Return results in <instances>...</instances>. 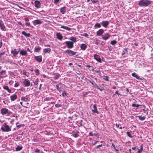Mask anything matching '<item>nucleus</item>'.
<instances>
[{
  "label": "nucleus",
  "instance_id": "obj_1",
  "mask_svg": "<svg viewBox=\"0 0 153 153\" xmlns=\"http://www.w3.org/2000/svg\"><path fill=\"white\" fill-rule=\"evenodd\" d=\"M150 4V1L148 0H141L139 1L138 5L140 6H147Z\"/></svg>",
  "mask_w": 153,
  "mask_h": 153
},
{
  "label": "nucleus",
  "instance_id": "obj_2",
  "mask_svg": "<svg viewBox=\"0 0 153 153\" xmlns=\"http://www.w3.org/2000/svg\"><path fill=\"white\" fill-rule=\"evenodd\" d=\"M1 129L4 132H8L11 131V129L9 126L6 123L3 124V127L1 128Z\"/></svg>",
  "mask_w": 153,
  "mask_h": 153
},
{
  "label": "nucleus",
  "instance_id": "obj_3",
  "mask_svg": "<svg viewBox=\"0 0 153 153\" xmlns=\"http://www.w3.org/2000/svg\"><path fill=\"white\" fill-rule=\"evenodd\" d=\"M1 111V114H10L11 113V112L6 108H2Z\"/></svg>",
  "mask_w": 153,
  "mask_h": 153
},
{
  "label": "nucleus",
  "instance_id": "obj_4",
  "mask_svg": "<svg viewBox=\"0 0 153 153\" xmlns=\"http://www.w3.org/2000/svg\"><path fill=\"white\" fill-rule=\"evenodd\" d=\"M110 36V35L108 33H104L101 36L102 39H103L106 40L108 39Z\"/></svg>",
  "mask_w": 153,
  "mask_h": 153
},
{
  "label": "nucleus",
  "instance_id": "obj_5",
  "mask_svg": "<svg viewBox=\"0 0 153 153\" xmlns=\"http://www.w3.org/2000/svg\"><path fill=\"white\" fill-rule=\"evenodd\" d=\"M65 43L67 46V48H72L74 47L73 42L70 41H66Z\"/></svg>",
  "mask_w": 153,
  "mask_h": 153
},
{
  "label": "nucleus",
  "instance_id": "obj_6",
  "mask_svg": "<svg viewBox=\"0 0 153 153\" xmlns=\"http://www.w3.org/2000/svg\"><path fill=\"white\" fill-rule=\"evenodd\" d=\"M23 84L26 87H28L30 86H32V85H30V81L27 79H25L24 80Z\"/></svg>",
  "mask_w": 153,
  "mask_h": 153
},
{
  "label": "nucleus",
  "instance_id": "obj_7",
  "mask_svg": "<svg viewBox=\"0 0 153 153\" xmlns=\"http://www.w3.org/2000/svg\"><path fill=\"white\" fill-rule=\"evenodd\" d=\"M65 52L70 56H73L76 54V52L70 50H66Z\"/></svg>",
  "mask_w": 153,
  "mask_h": 153
},
{
  "label": "nucleus",
  "instance_id": "obj_8",
  "mask_svg": "<svg viewBox=\"0 0 153 153\" xmlns=\"http://www.w3.org/2000/svg\"><path fill=\"white\" fill-rule=\"evenodd\" d=\"M93 109H92V112L94 113H97V114L99 113L98 111H97V106L96 104H94L93 106Z\"/></svg>",
  "mask_w": 153,
  "mask_h": 153
},
{
  "label": "nucleus",
  "instance_id": "obj_9",
  "mask_svg": "<svg viewBox=\"0 0 153 153\" xmlns=\"http://www.w3.org/2000/svg\"><path fill=\"white\" fill-rule=\"evenodd\" d=\"M94 58L98 62L100 63L101 62V59L98 55L95 54L94 56Z\"/></svg>",
  "mask_w": 153,
  "mask_h": 153
},
{
  "label": "nucleus",
  "instance_id": "obj_10",
  "mask_svg": "<svg viewBox=\"0 0 153 153\" xmlns=\"http://www.w3.org/2000/svg\"><path fill=\"white\" fill-rule=\"evenodd\" d=\"M0 28L2 30H6L5 27L4 26L3 22L2 21H0Z\"/></svg>",
  "mask_w": 153,
  "mask_h": 153
},
{
  "label": "nucleus",
  "instance_id": "obj_11",
  "mask_svg": "<svg viewBox=\"0 0 153 153\" xmlns=\"http://www.w3.org/2000/svg\"><path fill=\"white\" fill-rule=\"evenodd\" d=\"M108 24L109 22L107 21H103L101 22L102 25L105 27H106Z\"/></svg>",
  "mask_w": 153,
  "mask_h": 153
},
{
  "label": "nucleus",
  "instance_id": "obj_12",
  "mask_svg": "<svg viewBox=\"0 0 153 153\" xmlns=\"http://www.w3.org/2000/svg\"><path fill=\"white\" fill-rule=\"evenodd\" d=\"M33 25L36 26L37 25H39L42 24V22L39 19L33 21Z\"/></svg>",
  "mask_w": 153,
  "mask_h": 153
},
{
  "label": "nucleus",
  "instance_id": "obj_13",
  "mask_svg": "<svg viewBox=\"0 0 153 153\" xmlns=\"http://www.w3.org/2000/svg\"><path fill=\"white\" fill-rule=\"evenodd\" d=\"M104 32V30L103 29H100L97 32V35L99 36H102Z\"/></svg>",
  "mask_w": 153,
  "mask_h": 153
},
{
  "label": "nucleus",
  "instance_id": "obj_14",
  "mask_svg": "<svg viewBox=\"0 0 153 153\" xmlns=\"http://www.w3.org/2000/svg\"><path fill=\"white\" fill-rule=\"evenodd\" d=\"M35 59L39 62H41L42 60V57L41 56H35Z\"/></svg>",
  "mask_w": 153,
  "mask_h": 153
},
{
  "label": "nucleus",
  "instance_id": "obj_15",
  "mask_svg": "<svg viewBox=\"0 0 153 153\" xmlns=\"http://www.w3.org/2000/svg\"><path fill=\"white\" fill-rule=\"evenodd\" d=\"M17 96L15 94H13L10 97V100L12 101H14L17 99Z\"/></svg>",
  "mask_w": 153,
  "mask_h": 153
},
{
  "label": "nucleus",
  "instance_id": "obj_16",
  "mask_svg": "<svg viewBox=\"0 0 153 153\" xmlns=\"http://www.w3.org/2000/svg\"><path fill=\"white\" fill-rule=\"evenodd\" d=\"M35 6L37 8H39L41 4L39 1L38 0L34 2Z\"/></svg>",
  "mask_w": 153,
  "mask_h": 153
},
{
  "label": "nucleus",
  "instance_id": "obj_17",
  "mask_svg": "<svg viewBox=\"0 0 153 153\" xmlns=\"http://www.w3.org/2000/svg\"><path fill=\"white\" fill-rule=\"evenodd\" d=\"M20 54L22 56H27V51L24 50H22L20 51Z\"/></svg>",
  "mask_w": 153,
  "mask_h": 153
},
{
  "label": "nucleus",
  "instance_id": "obj_18",
  "mask_svg": "<svg viewBox=\"0 0 153 153\" xmlns=\"http://www.w3.org/2000/svg\"><path fill=\"white\" fill-rule=\"evenodd\" d=\"M57 39L60 40H61L63 38L62 35L59 33H57L56 34Z\"/></svg>",
  "mask_w": 153,
  "mask_h": 153
},
{
  "label": "nucleus",
  "instance_id": "obj_19",
  "mask_svg": "<svg viewBox=\"0 0 153 153\" xmlns=\"http://www.w3.org/2000/svg\"><path fill=\"white\" fill-rule=\"evenodd\" d=\"M131 75L132 76L135 77L137 79L139 80L142 79V78H140L139 76L137 74H136V73L135 72L132 73Z\"/></svg>",
  "mask_w": 153,
  "mask_h": 153
},
{
  "label": "nucleus",
  "instance_id": "obj_20",
  "mask_svg": "<svg viewBox=\"0 0 153 153\" xmlns=\"http://www.w3.org/2000/svg\"><path fill=\"white\" fill-rule=\"evenodd\" d=\"M61 28H63V29H64L65 30H68V31H70L71 30V28L69 27H68L67 26H62L61 27H60Z\"/></svg>",
  "mask_w": 153,
  "mask_h": 153
},
{
  "label": "nucleus",
  "instance_id": "obj_21",
  "mask_svg": "<svg viewBox=\"0 0 153 153\" xmlns=\"http://www.w3.org/2000/svg\"><path fill=\"white\" fill-rule=\"evenodd\" d=\"M80 48L82 50H85L87 48V45L85 44H82L81 45Z\"/></svg>",
  "mask_w": 153,
  "mask_h": 153
},
{
  "label": "nucleus",
  "instance_id": "obj_22",
  "mask_svg": "<svg viewBox=\"0 0 153 153\" xmlns=\"http://www.w3.org/2000/svg\"><path fill=\"white\" fill-rule=\"evenodd\" d=\"M11 52L14 55H16L18 53L19 51H16V49H15L14 51L12 50Z\"/></svg>",
  "mask_w": 153,
  "mask_h": 153
},
{
  "label": "nucleus",
  "instance_id": "obj_23",
  "mask_svg": "<svg viewBox=\"0 0 153 153\" xmlns=\"http://www.w3.org/2000/svg\"><path fill=\"white\" fill-rule=\"evenodd\" d=\"M3 88H4V89L7 90L8 92H11V91L9 89L8 86H3Z\"/></svg>",
  "mask_w": 153,
  "mask_h": 153
},
{
  "label": "nucleus",
  "instance_id": "obj_24",
  "mask_svg": "<svg viewBox=\"0 0 153 153\" xmlns=\"http://www.w3.org/2000/svg\"><path fill=\"white\" fill-rule=\"evenodd\" d=\"M60 12L62 14H64L66 12L65 7L62 8L60 10Z\"/></svg>",
  "mask_w": 153,
  "mask_h": 153
},
{
  "label": "nucleus",
  "instance_id": "obj_25",
  "mask_svg": "<svg viewBox=\"0 0 153 153\" xmlns=\"http://www.w3.org/2000/svg\"><path fill=\"white\" fill-rule=\"evenodd\" d=\"M51 49L50 48H45L43 50L44 52L45 53H49L50 52Z\"/></svg>",
  "mask_w": 153,
  "mask_h": 153
},
{
  "label": "nucleus",
  "instance_id": "obj_26",
  "mask_svg": "<svg viewBox=\"0 0 153 153\" xmlns=\"http://www.w3.org/2000/svg\"><path fill=\"white\" fill-rule=\"evenodd\" d=\"M22 33L25 36L28 37H29L30 35V34L29 33H27L24 31H22Z\"/></svg>",
  "mask_w": 153,
  "mask_h": 153
},
{
  "label": "nucleus",
  "instance_id": "obj_27",
  "mask_svg": "<svg viewBox=\"0 0 153 153\" xmlns=\"http://www.w3.org/2000/svg\"><path fill=\"white\" fill-rule=\"evenodd\" d=\"M21 100L25 102H26L27 100V98L25 97H21Z\"/></svg>",
  "mask_w": 153,
  "mask_h": 153
},
{
  "label": "nucleus",
  "instance_id": "obj_28",
  "mask_svg": "<svg viewBox=\"0 0 153 153\" xmlns=\"http://www.w3.org/2000/svg\"><path fill=\"white\" fill-rule=\"evenodd\" d=\"M70 39L73 42H75L76 41V39L74 37L72 36L70 38Z\"/></svg>",
  "mask_w": 153,
  "mask_h": 153
},
{
  "label": "nucleus",
  "instance_id": "obj_29",
  "mask_svg": "<svg viewBox=\"0 0 153 153\" xmlns=\"http://www.w3.org/2000/svg\"><path fill=\"white\" fill-rule=\"evenodd\" d=\"M132 105L133 107H136L137 108H138L140 106V105L134 103L132 104Z\"/></svg>",
  "mask_w": 153,
  "mask_h": 153
},
{
  "label": "nucleus",
  "instance_id": "obj_30",
  "mask_svg": "<svg viewBox=\"0 0 153 153\" xmlns=\"http://www.w3.org/2000/svg\"><path fill=\"white\" fill-rule=\"evenodd\" d=\"M22 149V146H18L16 149V151H18L21 150Z\"/></svg>",
  "mask_w": 153,
  "mask_h": 153
},
{
  "label": "nucleus",
  "instance_id": "obj_31",
  "mask_svg": "<svg viewBox=\"0 0 153 153\" xmlns=\"http://www.w3.org/2000/svg\"><path fill=\"white\" fill-rule=\"evenodd\" d=\"M138 153H140L143 151V146L142 145H141V148L140 149H138Z\"/></svg>",
  "mask_w": 153,
  "mask_h": 153
},
{
  "label": "nucleus",
  "instance_id": "obj_32",
  "mask_svg": "<svg viewBox=\"0 0 153 153\" xmlns=\"http://www.w3.org/2000/svg\"><path fill=\"white\" fill-rule=\"evenodd\" d=\"M38 79H36L35 81L33 82V83L35 85H37L38 84Z\"/></svg>",
  "mask_w": 153,
  "mask_h": 153
},
{
  "label": "nucleus",
  "instance_id": "obj_33",
  "mask_svg": "<svg viewBox=\"0 0 153 153\" xmlns=\"http://www.w3.org/2000/svg\"><path fill=\"white\" fill-rule=\"evenodd\" d=\"M138 117H139V119L141 120H143L145 119V118L144 117L138 116Z\"/></svg>",
  "mask_w": 153,
  "mask_h": 153
},
{
  "label": "nucleus",
  "instance_id": "obj_34",
  "mask_svg": "<svg viewBox=\"0 0 153 153\" xmlns=\"http://www.w3.org/2000/svg\"><path fill=\"white\" fill-rule=\"evenodd\" d=\"M94 27H97L98 28H100L101 27L100 24L99 23H96L94 25Z\"/></svg>",
  "mask_w": 153,
  "mask_h": 153
},
{
  "label": "nucleus",
  "instance_id": "obj_35",
  "mask_svg": "<svg viewBox=\"0 0 153 153\" xmlns=\"http://www.w3.org/2000/svg\"><path fill=\"white\" fill-rule=\"evenodd\" d=\"M0 73L1 75L4 76L6 74L5 71L4 70H2L0 72Z\"/></svg>",
  "mask_w": 153,
  "mask_h": 153
},
{
  "label": "nucleus",
  "instance_id": "obj_36",
  "mask_svg": "<svg viewBox=\"0 0 153 153\" xmlns=\"http://www.w3.org/2000/svg\"><path fill=\"white\" fill-rule=\"evenodd\" d=\"M116 43H117V42L116 41H115V40L112 41L111 42V43H110L112 45H114V44H116Z\"/></svg>",
  "mask_w": 153,
  "mask_h": 153
},
{
  "label": "nucleus",
  "instance_id": "obj_37",
  "mask_svg": "<svg viewBox=\"0 0 153 153\" xmlns=\"http://www.w3.org/2000/svg\"><path fill=\"white\" fill-rule=\"evenodd\" d=\"M35 72L36 75H38L39 74V70L37 69H36L35 70Z\"/></svg>",
  "mask_w": 153,
  "mask_h": 153
},
{
  "label": "nucleus",
  "instance_id": "obj_38",
  "mask_svg": "<svg viewBox=\"0 0 153 153\" xmlns=\"http://www.w3.org/2000/svg\"><path fill=\"white\" fill-rule=\"evenodd\" d=\"M40 48H35V51L36 52H39V51Z\"/></svg>",
  "mask_w": 153,
  "mask_h": 153
},
{
  "label": "nucleus",
  "instance_id": "obj_39",
  "mask_svg": "<svg viewBox=\"0 0 153 153\" xmlns=\"http://www.w3.org/2000/svg\"><path fill=\"white\" fill-rule=\"evenodd\" d=\"M104 79L106 81H108V77L107 76H104Z\"/></svg>",
  "mask_w": 153,
  "mask_h": 153
},
{
  "label": "nucleus",
  "instance_id": "obj_40",
  "mask_svg": "<svg viewBox=\"0 0 153 153\" xmlns=\"http://www.w3.org/2000/svg\"><path fill=\"white\" fill-rule=\"evenodd\" d=\"M19 85V83H18V82H17V83H16L15 84L14 86L15 87H18Z\"/></svg>",
  "mask_w": 153,
  "mask_h": 153
},
{
  "label": "nucleus",
  "instance_id": "obj_41",
  "mask_svg": "<svg viewBox=\"0 0 153 153\" xmlns=\"http://www.w3.org/2000/svg\"><path fill=\"white\" fill-rule=\"evenodd\" d=\"M55 106L56 107L58 108V107H60L61 106V105L60 104H56L55 105Z\"/></svg>",
  "mask_w": 153,
  "mask_h": 153
},
{
  "label": "nucleus",
  "instance_id": "obj_42",
  "mask_svg": "<svg viewBox=\"0 0 153 153\" xmlns=\"http://www.w3.org/2000/svg\"><path fill=\"white\" fill-rule=\"evenodd\" d=\"M93 3H96L98 1L97 0H91Z\"/></svg>",
  "mask_w": 153,
  "mask_h": 153
},
{
  "label": "nucleus",
  "instance_id": "obj_43",
  "mask_svg": "<svg viewBox=\"0 0 153 153\" xmlns=\"http://www.w3.org/2000/svg\"><path fill=\"white\" fill-rule=\"evenodd\" d=\"M127 135L129 136V137H131V134L129 132H127Z\"/></svg>",
  "mask_w": 153,
  "mask_h": 153
},
{
  "label": "nucleus",
  "instance_id": "obj_44",
  "mask_svg": "<svg viewBox=\"0 0 153 153\" xmlns=\"http://www.w3.org/2000/svg\"><path fill=\"white\" fill-rule=\"evenodd\" d=\"M3 43L2 41L0 40V48L2 46Z\"/></svg>",
  "mask_w": 153,
  "mask_h": 153
},
{
  "label": "nucleus",
  "instance_id": "obj_45",
  "mask_svg": "<svg viewBox=\"0 0 153 153\" xmlns=\"http://www.w3.org/2000/svg\"><path fill=\"white\" fill-rule=\"evenodd\" d=\"M66 94V93L65 91H63V92H62V95L63 96H64Z\"/></svg>",
  "mask_w": 153,
  "mask_h": 153
},
{
  "label": "nucleus",
  "instance_id": "obj_46",
  "mask_svg": "<svg viewBox=\"0 0 153 153\" xmlns=\"http://www.w3.org/2000/svg\"><path fill=\"white\" fill-rule=\"evenodd\" d=\"M25 24L27 26H29L30 25V22H26Z\"/></svg>",
  "mask_w": 153,
  "mask_h": 153
},
{
  "label": "nucleus",
  "instance_id": "obj_47",
  "mask_svg": "<svg viewBox=\"0 0 153 153\" xmlns=\"http://www.w3.org/2000/svg\"><path fill=\"white\" fill-rule=\"evenodd\" d=\"M83 36H88V34L86 33H84L83 34Z\"/></svg>",
  "mask_w": 153,
  "mask_h": 153
},
{
  "label": "nucleus",
  "instance_id": "obj_48",
  "mask_svg": "<svg viewBox=\"0 0 153 153\" xmlns=\"http://www.w3.org/2000/svg\"><path fill=\"white\" fill-rule=\"evenodd\" d=\"M59 1V0H54V3L55 4H57L58 3Z\"/></svg>",
  "mask_w": 153,
  "mask_h": 153
},
{
  "label": "nucleus",
  "instance_id": "obj_49",
  "mask_svg": "<svg viewBox=\"0 0 153 153\" xmlns=\"http://www.w3.org/2000/svg\"><path fill=\"white\" fill-rule=\"evenodd\" d=\"M35 151L36 152H39V150L38 149H36Z\"/></svg>",
  "mask_w": 153,
  "mask_h": 153
},
{
  "label": "nucleus",
  "instance_id": "obj_50",
  "mask_svg": "<svg viewBox=\"0 0 153 153\" xmlns=\"http://www.w3.org/2000/svg\"><path fill=\"white\" fill-rule=\"evenodd\" d=\"M102 146V144H101V145H98V146H97L96 147V149H98L99 147H100Z\"/></svg>",
  "mask_w": 153,
  "mask_h": 153
},
{
  "label": "nucleus",
  "instance_id": "obj_51",
  "mask_svg": "<svg viewBox=\"0 0 153 153\" xmlns=\"http://www.w3.org/2000/svg\"><path fill=\"white\" fill-rule=\"evenodd\" d=\"M89 136H93V134H92V133L91 132H90L89 133Z\"/></svg>",
  "mask_w": 153,
  "mask_h": 153
},
{
  "label": "nucleus",
  "instance_id": "obj_52",
  "mask_svg": "<svg viewBox=\"0 0 153 153\" xmlns=\"http://www.w3.org/2000/svg\"><path fill=\"white\" fill-rule=\"evenodd\" d=\"M112 146L113 147V148H114V149H115L116 147H115V145L114 144V143H112Z\"/></svg>",
  "mask_w": 153,
  "mask_h": 153
},
{
  "label": "nucleus",
  "instance_id": "obj_53",
  "mask_svg": "<svg viewBox=\"0 0 153 153\" xmlns=\"http://www.w3.org/2000/svg\"><path fill=\"white\" fill-rule=\"evenodd\" d=\"M4 52H3V53H0V57H1V56L3 55H4Z\"/></svg>",
  "mask_w": 153,
  "mask_h": 153
},
{
  "label": "nucleus",
  "instance_id": "obj_54",
  "mask_svg": "<svg viewBox=\"0 0 153 153\" xmlns=\"http://www.w3.org/2000/svg\"><path fill=\"white\" fill-rule=\"evenodd\" d=\"M56 89H57L58 90H60V89H59V85H56Z\"/></svg>",
  "mask_w": 153,
  "mask_h": 153
},
{
  "label": "nucleus",
  "instance_id": "obj_55",
  "mask_svg": "<svg viewBox=\"0 0 153 153\" xmlns=\"http://www.w3.org/2000/svg\"><path fill=\"white\" fill-rule=\"evenodd\" d=\"M24 74L26 75L27 76H28V73H27H27L24 72Z\"/></svg>",
  "mask_w": 153,
  "mask_h": 153
},
{
  "label": "nucleus",
  "instance_id": "obj_56",
  "mask_svg": "<svg viewBox=\"0 0 153 153\" xmlns=\"http://www.w3.org/2000/svg\"><path fill=\"white\" fill-rule=\"evenodd\" d=\"M115 93L117 94L118 96L120 94L118 93V92L117 91H115Z\"/></svg>",
  "mask_w": 153,
  "mask_h": 153
},
{
  "label": "nucleus",
  "instance_id": "obj_57",
  "mask_svg": "<svg viewBox=\"0 0 153 153\" xmlns=\"http://www.w3.org/2000/svg\"><path fill=\"white\" fill-rule=\"evenodd\" d=\"M18 24H19V25H22V26H23V25L22 24V23L21 22H18Z\"/></svg>",
  "mask_w": 153,
  "mask_h": 153
},
{
  "label": "nucleus",
  "instance_id": "obj_58",
  "mask_svg": "<svg viewBox=\"0 0 153 153\" xmlns=\"http://www.w3.org/2000/svg\"><path fill=\"white\" fill-rule=\"evenodd\" d=\"M98 141H96L95 143H94L93 144V145H96L97 143L98 142Z\"/></svg>",
  "mask_w": 153,
  "mask_h": 153
},
{
  "label": "nucleus",
  "instance_id": "obj_59",
  "mask_svg": "<svg viewBox=\"0 0 153 153\" xmlns=\"http://www.w3.org/2000/svg\"><path fill=\"white\" fill-rule=\"evenodd\" d=\"M17 127H18L19 128H20L21 127V125H17Z\"/></svg>",
  "mask_w": 153,
  "mask_h": 153
},
{
  "label": "nucleus",
  "instance_id": "obj_60",
  "mask_svg": "<svg viewBox=\"0 0 153 153\" xmlns=\"http://www.w3.org/2000/svg\"><path fill=\"white\" fill-rule=\"evenodd\" d=\"M136 147H132V150H135V149H136Z\"/></svg>",
  "mask_w": 153,
  "mask_h": 153
},
{
  "label": "nucleus",
  "instance_id": "obj_61",
  "mask_svg": "<svg viewBox=\"0 0 153 153\" xmlns=\"http://www.w3.org/2000/svg\"><path fill=\"white\" fill-rule=\"evenodd\" d=\"M41 86H42V84H41L40 85V86H39V89L40 90L41 89Z\"/></svg>",
  "mask_w": 153,
  "mask_h": 153
},
{
  "label": "nucleus",
  "instance_id": "obj_62",
  "mask_svg": "<svg viewBox=\"0 0 153 153\" xmlns=\"http://www.w3.org/2000/svg\"><path fill=\"white\" fill-rule=\"evenodd\" d=\"M25 20L26 21H29V19H27V18L26 19H25Z\"/></svg>",
  "mask_w": 153,
  "mask_h": 153
},
{
  "label": "nucleus",
  "instance_id": "obj_63",
  "mask_svg": "<svg viewBox=\"0 0 153 153\" xmlns=\"http://www.w3.org/2000/svg\"><path fill=\"white\" fill-rule=\"evenodd\" d=\"M114 149L117 152V151H119V150L118 149H117L116 148H115V149Z\"/></svg>",
  "mask_w": 153,
  "mask_h": 153
},
{
  "label": "nucleus",
  "instance_id": "obj_64",
  "mask_svg": "<svg viewBox=\"0 0 153 153\" xmlns=\"http://www.w3.org/2000/svg\"><path fill=\"white\" fill-rule=\"evenodd\" d=\"M20 104L21 105H22V102H20Z\"/></svg>",
  "mask_w": 153,
  "mask_h": 153
}]
</instances>
